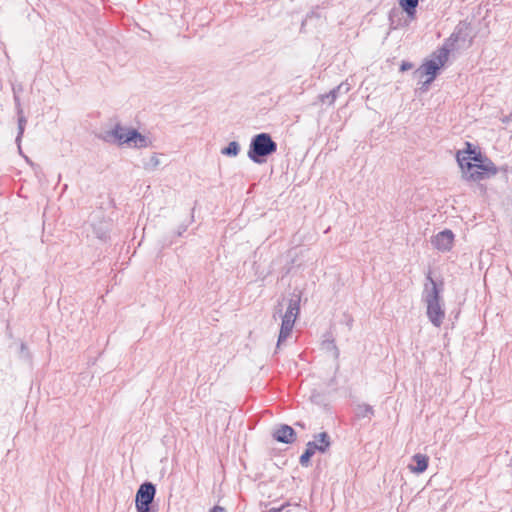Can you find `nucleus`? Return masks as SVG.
<instances>
[{"label": "nucleus", "instance_id": "ddd939ff", "mask_svg": "<svg viewBox=\"0 0 512 512\" xmlns=\"http://www.w3.org/2000/svg\"><path fill=\"white\" fill-rule=\"evenodd\" d=\"M348 91L349 86L345 83H341L332 89L329 93L319 95V99L322 103H328L329 105H332L340 93H347Z\"/></svg>", "mask_w": 512, "mask_h": 512}, {"label": "nucleus", "instance_id": "aec40b11", "mask_svg": "<svg viewBox=\"0 0 512 512\" xmlns=\"http://www.w3.org/2000/svg\"><path fill=\"white\" fill-rule=\"evenodd\" d=\"M469 29L468 24L466 23H460L456 27V31L452 34V37H455V41L463 40L465 41V38L469 35L467 32Z\"/></svg>", "mask_w": 512, "mask_h": 512}, {"label": "nucleus", "instance_id": "4be33fe9", "mask_svg": "<svg viewBox=\"0 0 512 512\" xmlns=\"http://www.w3.org/2000/svg\"><path fill=\"white\" fill-rule=\"evenodd\" d=\"M315 441L318 442V444H322V446L325 447V452L329 449L331 445L330 436L326 432H321L318 435H316Z\"/></svg>", "mask_w": 512, "mask_h": 512}, {"label": "nucleus", "instance_id": "2eb2a0df", "mask_svg": "<svg viewBox=\"0 0 512 512\" xmlns=\"http://www.w3.org/2000/svg\"><path fill=\"white\" fill-rule=\"evenodd\" d=\"M15 101H16L17 115H18V134L16 137V143L18 144V147L20 148V143H21L22 136L24 134L27 119H26L23 109L20 105L19 98L15 97Z\"/></svg>", "mask_w": 512, "mask_h": 512}, {"label": "nucleus", "instance_id": "4468645a", "mask_svg": "<svg viewBox=\"0 0 512 512\" xmlns=\"http://www.w3.org/2000/svg\"><path fill=\"white\" fill-rule=\"evenodd\" d=\"M412 461L415 464H410L408 466L409 470L413 473L421 474L427 469L429 458L424 454L417 453L412 457Z\"/></svg>", "mask_w": 512, "mask_h": 512}, {"label": "nucleus", "instance_id": "0eeeda50", "mask_svg": "<svg viewBox=\"0 0 512 512\" xmlns=\"http://www.w3.org/2000/svg\"><path fill=\"white\" fill-rule=\"evenodd\" d=\"M130 130L122 127L120 124H116L113 129L106 131L102 135V139L106 142H118L120 145L127 144L126 137L129 136Z\"/></svg>", "mask_w": 512, "mask_h": 512}, {"label": "nucleus", "instance_id": "c85d7f7f", "mask_svg": "<svg viewBox=\"0 0 512 512\" xmlns=\"http://www.w3.org/2000/svg\"><path fill=\"white\" fill-rule=\"evenodd\" d=\"M501 120L503 123H508V122L512 121V113L509 116L503 117Z\"/></svg>", "mask_w": 512, "mask_h": 512}, {"label": "nucleus", "instance_id": "9b49d317", "mask_svg": "<svg viewBox=\"0 0 512 512\" xmlns=\"http://www.w3.org/2000/svg\"><path fill=\"white\" fill-rule=\"evenodd\" d=\"M439 69L440 66L436 64L435 60L430 59L422 64V66L417 70V73L420 74V77L429 76L425 83L430 84L434 80Z\"/></svg>", "mask_w": 512, "mask_h": 512}, {"label": "nucleus", "instance_id": "20e7f679", "mask_svg": "<svg viewBox=\"0 0 512 512\" xmlns=\"http://www.w3.org/2000/svg\"><path fill=\"white\" fill-rule=\"evenodd\" d=\"M156 495V487L151 482H144L140 485L135 496V507L137 512H151V504Z\"/></svg>", "mask_w": 512, "mask_h": 512}, {"label": "nucleus", "instance_id": "6e6552de", "mask_svg": "<svg viewBox=\"0 0 512 512\" xmlns=\"http://www.w3.org/2000/svg\"><path fill=\"white\" fill-rule=\"evenodd\" d=\"M273 437L278 442L291 444L296 439V433L291 426L283 424L274 430Z\"/></svg>", "mask_w": 512, "mask_h": 512}, {"label": "nucleus", "instance_id": "412c9836", "mask_svg": "<svg viewBox=\"0 0 512 512\" xmlns=\"http://www.w3.org/2000/svg\"><path fill=\"white\" fill-rule=\"evenodd\" d=\"M240 151V145L238 142L236 141H232L228 144L227 147L223 148L221 150V153L225 156H229V157H235L238 155Z\"/></svg>", "mask_w": 512, "mask_h": 512}, {"label": "nucleus", "instance_id": "5701e85b", "mask_svg": "<svg viewBox=\"0 0 512 512\" xmlns=\"http://www.w3.org/2000/svg\"><path fill=\"white\" fill-rule=\"evenodd\" d=\"M160 165V159L158 157V154L154 153L151 155L149 160L144 163V168L146 170H154Z\"/></svg>", "mask_w": 512, "mask_h": 512}, {"label": "nucleus", "instance_id": "393cba45", "mask_svg": "<svg viewBox=\"0 0 512 512\" xmlns=\"http://www.w3.org/2000/svg\"><path fill=\"white\" fill-rule=\"evenodd\" d=\"M314 454L312 452H310V450H305L304 453L300 456V464L304 467H307L310 463V458L313 456Z\"/></svg>", "mask_w": 512, "mask_h": 512}, {"label": "nucleus", "instance_id": "f8f14e48", "mask_svg": "<svg viewBox=\"0 0 512 512\" xmlns=\"http://www.w3.org/2000/svg\"><path fill=\"white\" fill-rule=\"evenodd\" d=\"M464 178L471 181H481L485 179V172L481 170L478 162H467V169L464 170Z\"/></svg>", "mask_w": 512, "mask_h": 512}, {"label": "nucleus", "instance_id": "9d476101", "mask_svg": "<svg viewBox=\"0 0 512 512\" xmlns=\"http://www.w3.org/2000/svg\"><path fill=\"white\" fill-rule=\"evenodd\" d=\"M127 144H130L134 148H146L151 146V140L139 133L136 129H131L129 136L126 137Z\"/></svg>", "mask_w": 512, "mask_h": 512}, {"label": "nucleus", "instance_id": "f257e3e1", "mask_svg": "<svg viewBox=\"0 0 512 512\" xmlns=\"http://www.w3.org/2000/svg\"><path fill=\"white\" fill-rule=\"evenodd\" d=\"M300 302H301V294L293 293L291 297L288 299V306L284 314H282V304L278 303V305L274 308L273 318L276 319L277 315H279L282 319L281 327L279 331L278 341L276 348L280 349L287 338L290 337L295 321L300 314Z\"/></svg>", "mask_w": 512, "mask_h": 512}, {"label": "nucleus", "instance_id": "b1692460", "mask_svg": "<svg viewBox=\"0 0 512 512\" xmlns=\"http://www.w3.org/2000/svg\"><path fill=\"white\" fill-rule=\"evenodd\" d=\"M306 449L310 450V452H312L313 454L316 451H319L321 453H325V447L322 446V444H318V442H316V441H309L307 443V445H306Z\"/></svg>", "mask_w": 512, "mask_h": 512}, {"label": "nucleus", "instance_id": "7ed1b4c3", "mask_svg": "<svg viewBox=\"0 0 512 512\" xmlns=\"http://www.w3.org/2000/svg\"><path fill=\"white\" fill-rule=\"evenodd\" d=\"M277 150V144L267 133H260L251 140L248 157L257 164L265 162V157L273 154Z\"/></svg>", "mask_w": 512, "mask_h": 512}, {"label": "nucleus", "instance_id": "39448f33", "mask_svg": "<svg viewBox=\"0 0 512 512\" xmlns=\"http://www.w3.org/2000/svg\"><path fill=\"white\" fill-rule=\"evenodd\" d=\"M90 227L96 238L106 241L109 236L111 223L105 219L101 212L93 213L90 217Z\"/></svg>", "mask_w": 512, "mask_h": 512}, {"label": "nucleus", "instance_id": "cd10ccee", "mask_svg": "<svg viewBox=\"0 0 512 512\" xmlns=\"http://www.w3.org/2000/svg\"><path fill=\"white\" fill-rule=\"evenodd\" d=\"M330 344L332 345V348L334 350L335 357H338L339 356V350H338L337 346L334 344L333 341H331Z\"/></svg>", "mask_w": 512, "mask_h": 512}, {"label": "nucleus", "instance_id": "f03ea898", "mask_svg": "<svg viewBox=\"0 0 512 512\" xmlns=\"http://www.w3.org/2000/svg\"><path fill=\"white\" fill-rule=\"evenodd\" d=\"M426 278L428 282L424 286L423 300L427 306V317L435 327H440L445 318V310L440 296L441 289L430 273Z\"/></svg>", "mask_w": 512, "mask_h": 512}, {"label": "nucleus", "instance_id": "bb28decb", "mask_svg": "<svg viewBox=\"0 0 512 512\" xmlns=\"http://www.w3.org/2000/svg\"><path fill=\"white\" fill-rule=\"evenodd\" d=\"M209 512H226V510L224 507L216 505Z\"/></svg>", "mask_w": 512, "mask_h": 512}, {"label": "nucleus", "instance_id": "6ab92c4d", "mask_svg": "<svg viewBox=\"0 0 512 512\" xmlns=\"http://www.w3.org/2000/svg\"><path fill=\"white\" fill-rule=\"evenodd\" d=\"M448 57L449 50L445 47H442L433 54L432 60H435L436 64L441 68L447 62Z\"/></svg>", "mask_w": 512, "mask_h": 512}, {"label": "nucleus", "instance_id": "a878e982", "mask_svg": "<svg viewBox=\"0 0 512 512\" xmlns=\"http://www.w3.org/2000/svg\"><path fill=\"white\" fill-rule=\"evenodd\" d=\"M411 68H412V64L409 62H403L400 67L401 71H407V70H410Z\"/></svg>", "mask_w": 512, "mask_h": 512}, {"label": "nucleus", "instance_id": "a211bd4d", "mask_svg": "<svg viewBox=\"0 0 512 512\" xmlns=\"http://www.w3.org/2000/svg\"><path fill=\"white\" fill-rule=\"evenodd\" d=\"M419 0H399L400 7L407 13L409 17H414Z\"/></svg>", "mask_w": 512, "mask_h": 512}, {"label": "nucleus", "instance_id": "1a4fd4ad", "mask_svg": "<svg viewBox=\"0 0 512 512\" xmlns=\"http://www.w3.org/2000/svg\"><path fill=\"white\" fill-rule=\"evenodd\" d=\"M467 151H459L457 152V162L460 165L462 169V173L464 174V170L467 169V162H471V160L480 161L481 154L476 153L474 150L471 149V144L467 143Z\"/></svg>", "mask_w": 512, "mask_h": 512}, {"label": "nucleus", "instance_id": "dca6fc26", "mask_svg": "<svg viewBox=\"0 0 512 512\" xmlns=\"http://www.w3.org/2000/svg\"><path fill=\"white\" fill-rule=\"evenodd\" d=\"M479 163V165L481 166V170L483 172H485V177L486 178H489L491 176H494L497 174L498 172V169L497 167L495 166V164L489 160V159H485V160H482V156L480 157V161H477Z\"/></svg>", "mask_w": 512, "mask_h": 512}, {"label": "nucleus", "instance_id": "423d86ee", "mask_svg": "<svg viewBox=\"0 0 512 512\" xmlns=\"http://www.w3.org/2000/svg\"><path fill=\"white\" fill-rule=\"evenodd\" d=\"M454 241V234L451 230L446 229L432 237L431 243L439 251H450Z\"/></svg>", "mask_w": 512, "mask_h": 512}, {"label": "nucleus", "instance_id": "c756f323", "mask_svg": "<svg viewBox=\"0 0 512 512\" xmlns=\"http://www.w3.org/2000/svg\"><path fill=\"white\" fill-rule=\"evenodd\" d=\"M20 350H21V353H24L27 350V347L24 343H21Z\"/></svg>", "mask_w": 512, "mask_h": 512}, {"label": "nucleus", "instance_id": "7c9ffc66", "mask_svg": "<svg viewBox=\"0 0 512 512\" xmlns=\"http://www.w3.org/2000/svg\"><path fill=\"white\" fill-rule=\"evenodd\" d=\"M186 230V227H183L181 230H178L177 235L181 236L182 233Z\"/></svg>", "mask_w": 512, "mask_h": 512}, {"label": "nucleus", "instance_id": "f3484780", "mask_svg": "<svg viewBox=\"0 0 512 512\" xmlns=\"http://www.w3.org/2000/svg\"><path fill=\"white\" fill-rule=\"evenodd\" d=\"M355 415L357 418H371L374 415L373 407L362 403L355 407Z\"/></svg>", "mask_w": 512, "mask_h": 512}]
</instances>
